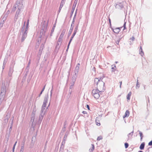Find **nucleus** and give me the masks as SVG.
<instances>
[{
    "mask_svg": "<svg viewBox=\"0 0 152 152\" xmlns=\"http://www.w3.org/2000/svg\"><path fill=\"white\" fill-rule=\"evenodd\" d=\"M86 107H87V108H88V109L89 110H90V107H89V105L88 104H87L86 105Z\"/></svg>",
    "mask_w": 152,
    "mask_h": 152,
    "instance_id": "58",
    "label": "nucleus"
},
{
    "mask_svg": "<svg viewBox=\"0 0 152 152\" xmlns=\"http://www.w3.org/2000/svg\"><path fill=\"white\" fill-rule=\"evenodd\" d=\"M15 64V61L14 60V59H13L11 61V64L10 66L9 70L8 75L10 77L12 76V73L14 71L13 68Z\"/></svg>",
    "mask_w": 152,
    "mask_h": 152,
    "instance_id": "5",
    "label": "nucleus"
},
{
    "mask_svg": "<svg viewBox=\"0 0 152 152\" xmlns=\"http://www.w3.org/2000/svg\"><path fill=\"white\" fill-rule=\"evenodd\" d=\"M45 86L43 87L42 88V91H44V90L45 88Z\"/></svg>",
    "mask_w": 152,
    "mask_h": 152,
    "instance_id": "60",
    "label": "nucleus"
},
{
    "mask_svg": "<svg viewBox=\"0 0 152 152\" xmlns=\"http://www.w3.org/2000/svg\"><path fill=\"white\" fill-rule=\"evenodd\" d=\"M122 27L116 28H115L113 30H112L113 32L117 34H118L121 31V28H122Z\"/></svg>",
    "mask_w": 152,
    "mask_h": 152,
    "instance_id": "15",
    "label": "nucleus"
},
{
    "mask_svg": "<svg viewBox=\"0 0 152 152\" xmlns=\"http://www.w3.org/2000/svg\"><path fill=\"white\" fill-rule=\"evenodd\" d=\"M95 121H96V125H97V126H99L100 125V122H99V120L96 119Z\"/></svg>",
    "mask_w": 152,
    "mask_h": 152,
    "instance_id": "34",
    "label": "nucleus"
},
{
    "mask_svg": "<svg viewBox=\"0 0 152 152\" xmlns=\"http://www.w3.org/2000/svg\"><path fill=\"white\" fill-rule=\"evenodd\" d=\"M25 142V139H23V142L22 143L21 146H23V147L24 148Z\"/></svg>",
    "mask_w": 152,
    "mask_h": 152,
    "instance_id": "35",
    "label": "nucleus"
},
{
    "mask_svg": "<svg viewBox=\"0 0 152 152\" xmlns=\"http://www.w3.org/2000/svg\"><path fill=\"white\" fill-rule=\"evenodd\" d=\"M74 25H71L70 27V29L69 31L68 35V37H69L70 35H71L72 33L73 30V28H74Z\"/></svg>",
    "mask_w": 152,
    "mask_h": 152,
    "instance_id": "17",
    "label": "nucleus"
},
{
    "mask_svg": "<svg viewBox=\"0 0 152 152\" xmlns=\"http://www.w3.org/2000/svg\"><path fill=\"white\" fill-rule=\"evenodd\" d=\"M53 86L52 90L50 91V96H51L52 95V90H53Z\"/></svg>",
    "mask_w": 152,
    "mask_h": 152,
    "instance_id": "59",
    "label": "nucleus"
},
{
    "mask_svg": "<svg viewBox=\"0 0 152 152\" xmlns=\"http://www.w3.org/2000/svg\"><path fill=\"white\" fill-rule=\"evenodd\" d=\"M76 12H75V13L74 15L73 20H75V19L76 17Z\"/></svg>",
    "mask_w": 152,
    "mask_h": 152,
    "instance_id": "46",
    "label": "nucleus"
},
{
    "mask_svg": "<svg viewBox=\"0 0 152 152\" xmlns=\"http://www.w3.org/2000/svg\"><path fill=\"white\" fill-rule=\"evenodd\" d=\"M138 87V88L140 87V84L138 82V80H137V82L136 86V88H137V87Z\"/></svg>",
    "mask_w": 152,
    "mask_h": 152,
    "instance_id": "37",
    "label": "nucleus"
},
{
    "mask_svg": "<svg viewBox=\"0 0 152 152\" xmlns=\"http://www.w3.org/2000/svg\"><path fill=\"white\" fill-rule=\"evenodd\" d=\"M66 130V127H64L62 129V130L64 132Z\"/></svg>",
    "mask_w": 152,
    "mask_h": 152,
    "instance_id": "61",
    "label": "nucleus"
},
{
    "mask_svg": "<svg viewBox=\"0 0 152 152\" xmlns=\"http://www.w3.org/2000/svg\"><path fill=\"white\" fill-rule=\"evenodd\" d=\"M116 8L122 10L124 7L123 2L118 3L115 5Z\"/></svg>",
    "mask_w": 152,
    "mask_h": 152,
    "instance_id": "10",
    "label": "nucleus"
},
{
    "mask_svg": "<svg viewBox=\"0 0 152 152\" xmlns=\"http://www.w3.org/2000/svg\"><path fill=\"white\" fill-rule=\"evenodd\" d=\"M25 23L26 21H25L24 24L22 26L21 28L20 31L18 35V36L19 37H20L21 36V41L22 42H23L25 40V39L26 38L23 37V35L24 34V31L25 30Z\"/></svg>",
    "mask_w": 152,
    "mask_h": 152,
    "instance_id": "4",
    "label": "nucleus"
},
{
    "mask_svg": "<svg viewBox=\"0 0 152 152\" xmlns=\"http://www.w3.org/2000/svg\"><path fill=\"white\" fill-rule=\"evenodd\" d=\"M65 30H63L62 32L58 41V42H61L62 41V38L65 34Z\"/></svg>",
    "mask_w": 152,
    "mask_h": 152,
    "instance_id": "13",
    "label": "nucleus"
},
{
    "mask_svg": "<svg viewBox=\"0 0 152 152\" xmlns=\"http://www.w3.org/2000/svg\"><path fill=\"white\" fill-rule=\"evenodd\" d=\"M48 99V96H45L44 98L43 104L42 107L45 108L46 107V104L47 103Z\"/></svg>",
    "mask_w": 152,
    "mask_h": 152,
    "instance_id": "12",
    "label": "nucleus"
},
{
    "mask_svg": "<svg viewBox=\"0 0 152 152\" xmlns=\"http://www.w3.org/2000/svg\"><path fill=\"white\" fill-rule=\"evenodd\" d=\"M71 42H69L68 43V46H67V49L66 50V51H68V49L69 48V45H70V44Z\"/></svg>",
    "mask_w": 152,
    "mask_h": 152,
    "instance_id": "42",
    "label": "nucleus"
},
{
    "mask_svg": "<svg viewBox=\"0 0 152 152\" xmlns=\"http://www.w3.org/2000/svg\"><path fill=\"white\" fill-rule=\"evenodd\" d=\"M138 132H139V134L140 137V141H141L143 137L142 133L141 132L139 131H138Z\"/></svg>",
    "mask_w": 152,
    "mask_h": 152,
    "instance_id": "28",
    "label": "nucleus"
},
{
    "mask_svg": "<svg viewBox=\"0 0 152 152\" xmlns=\"http://www.w3.org/2000/svg\"><path fill=\"white\" fill-rule=\"evenodd\" d=\"M78 24L77 25V26H76V27H75V28L74 29V32H73L72 35V37H71L70 40L69 41V42H71V41H72V40L73 38H74V37L76 34L77 31L78 30Z\"/></svg>",
    "mask_w": 152,
    "mask_h": 152,
    "instance_id": "9",
    "label": "nucleus"
},
{
    "mask_svg": "<svg viewBox=\"0 0 152 152\" xmlns=\"http://www.w3.org/2000/svg\"><path fill=\"white\" fill-rule=\"evenodd\" d=\"M92 148H90L89 150V152H92L94 149V144H92Z\"/></svg>",
    "mask_w": 152,
    "mask_h": 152,
    "instance_id": "22",
    "label": "nucleus"
},
{
    "mask_svg": "<svg viewBox=\"0 0 152 152\" xmlns=\"http://www.w3.org/2000/svg\"><path fill=\"white\" fill-rule=\"evenodd\" d=\"M148 145L149 146L152 145V140L150 141L148 143Z\"/></svg>",
    "mask_w": 152,
    "mask_h": 152,
    "instance_id": "45",
    "label": "nucleus"
},
{
    "mask_svg": "<svg viewBox=\"0 0 152 152\" xmlns=\"http://www.w3.org/2000/svg\"><path fill=\"white\" fill-rule=\"evenodd\" d=\"M6 18H5L3 17V18L1 20V22H3V23H4V21L6 20Z\"/></svg>",
    "mask_w": 152,
    "mask_h": 152,
    "instance_id": "44",
    "label": "nucleus"
},
{
    "mask_svg": "<svg viewBox=\"0 0 152 152\" xmlns=\"http://www.w3.org/2000/svg\"><path fill=\"white\" fill-rule=\"evenodd\" d=\"M134 133V131L133 130L132 132L129 133L128 135V140H129V138L130 137V136L132 137L133 135V134Z\"/></svg>",
    "mask_w": 152,
    "mask_h": 152,
    "instance_id": "27",
    "label": "nucleus"
},
{
    "mask_svg": "<svg viewBox=\"0 0 152 152\" xmlns=\"http://www.w3.org/2000/svg\"><path fill=\"white\" fill-rule=\"evenodd\" d=\"M139 51H140V55L141 56H142L144 55V53L142 51V47L141 46L140 47Z\"/></svg>",
    "mask_w": 152,
    "mask_h": 152,
    "instance_id": "21",
    "label": "nucleus"
},
{
    "mask_svg": "<svg viewBox=\"0 0 152 152\" xmlns=\"http://www.w3.org/2000/svg\"><path fill=\"white\" fill-rule=\"evenodd\" d=\"M68 134V132H66L64 135V137L63 140L64 141L66 139L67 137V136Z\"/></svg>",
    "mask_w": 152,
    "mask_h": 152,
    "instance_id": "30",
    "label": "nucleus"
},
{
    "mask_svg": "<svg viewBox=\"0 0 152 152\" xmlns=\"http://www.w3.org/2000/svg\"><path fill=\"white\" fill-rule=\"evenodd\" d=\"M35 117V114H34L32 116L31 118V121L32 122V125L33 124V122L34 121V120Z\"/></svg>",
    "mask_w": 152,
    "mask_h": 152,
    "instance_id": "26",
    "label": "nucleus"
},
{
    "mask_svg": "<svg viewBox=\"0 0 152 152\" xmlns=\"http://www.w3.org/2000/svg\"><path fill=\"white\" fill-rule=\"evenodd\" d=\"M110 28H111L112 30H113V28L112 27L111 23L110 24Z\"/></svg>",
    "mask_w": 152,
    "mask_h": 152,
    "instance_id": "54",
    "label": "nucleus"
},
{
    "mask_svg": "<svg viewBox=\"0 0 152 152\" xmlns=\"http://www.w3.org/2000/svg\"><path fill=\"white\" fill-rule=\"evenodd\" d=\"M58 146H56V148H55V151H56V150H58Z\"/></svg>",
    "mask_w": 152,
    "mask_h": 152,
    "instance_id": "64",
    "label": "nucleus"
},
{
    "mask_svg": "<svg viewBox=\"0 0 152 152\" xmlns=\"http://www.w3.org/2000/svg\"><path fill=\"white\" fill-rule=\"evenodd\" d=\"M44 115L42 113L40 115L39 118V121H42L43 118V116Z\"/></svg>",
    "mask_w": 152,
    "mask_h": 152,
    "instance_id": "32",
    "label": "nucleus"
},
{
    "mask_svg": "<svg viewBox=\"0 0 152 152\" xmlns=\"http://www.w3.org/2000/svg\"><path fill=\"white\" fill-rule=\"evenodd\" d=\"M124 145L125 148H127L129 146V144L127 142H126L125 143Z\"/></svg>",
    "mask_w": 152,
    "mask_h": 152,
    "instance_id": "36",
    "label": "nucleus"
},
{
    "mask_svg": "<svg viewBox=\"0 0 152 152\" xmlns=\"http://www.w3.org/2000/svg\"><path fill=\"white\" fill-rule=\"evenodd\" d=\"M129 111L128 110H127L125 113V115L124 116H123V118H124L126 117H129Z\"/></svg>",
    "mask_w": 152,
    "mask_h": 152,
    "instance_id": "19",
    "label": "nucleus"
},
{
    "mask_svg": "<svg viewBox=\"0 0 152 152\" xmlns=\"http://www.w3.org/2000/svg\"><path fill=\"white\" fill-rule=\"evenodd\" d=\"M31 59H30L29 60V61H28V65H30V63H31Z\"/></svg>",
    "mask_w": 152,
    "mask_h": 152,
    "instance_id": "53",
    "label": "nucleus"
},
{
    "mask_svg": "<svg viewBox=\"0 0 152 152\" xmlns=\"http://www.w3.org/2000/svg\"><path fill=\"white\" fill-rule=\"evenodd\" d=\"M126 22H124V24L123 25L124 29L123 30H124L126 29Z\"/></svg>",
    "mask_w": 152,
    "mask_h": 152,
    "instance_id": "41",
    "label": "nucleus"
},
{
    "mask_svg": "<svg viewBox=\"0 0 152 152\" xmlns=\"http://www.w3.org/2000/svg\"><path fill=\"white\" fill-rule=\"evenodd\" d=\"M3 23H4L3 22H2L1 21V23H0V27H1L3 26Z\"/></svg>",
    "mask_w": 152,
    "mask_h": 152,
    "instance_id": "47",
    "label": "nucleus"
},
{
    "mask_svg": "<svg viewBox=\"0 0 152 152\" xmlns=\"http://www.w3.org/2000/svg\"><path fill=\"white\" fill-rule=\"evenodd\" d=\"M102 139V137L101 136H99L98 137L97 139V141H99L100 140Z\"/></svg>",
    "mask_w": 152,
    "mask_h": 152,
    "instance_id": "39",
    "label": "nucleus"
},
{
    "mask_svg": "<svg viewBox=\"0 0 152 152\" xmlns=\"http://www.w3.org/2000/svg\"><path fill=\"white\" fill-rule=\"evenodd\" d=\"M80 66V64H79V63L78 64H77V65H76L74 70L78 72L79 70Z\"/></svg>",
    "mask_w": 152,
    "mask_h": 152,
    "instance_id": "24",
    "label": "nucleus"
},
{
    "mask_svg": "<svg viewBox=\"0 0 152 152\" xmlns=\"http://www.w3.org/2000/svg\"><path fill=\"white\" fill-rule=\"evenodd\" d=\"M55 25H54L53 26V28L51 30V33H53V32H54V29L55 28Z\"/></svg>",
    "mask_w": 152,
    "mask_h": 152,
    "instance_id": "38",
    "label": "nucleus"
},
{
    "mask_svg": "<svg viewBox=\"0 0 152 152\" xmlns=\"http://www.w3.org/2000/svg\"><path fill=\"white\" fill-rule=\"evenodd\" d=\"M102 79L100 77L99 79L95 78L94 80V84L96 85V88L101 92H103L105 89L104 83L102 81Z\"/></svg>",
    "mask_w": 152,
    "mask_h": 152,
    "instance_id": "1",
    "label": "nucleus"
},
{
    "mask_svg": "<svg viewBox=\"0 0 152 152\" xmlns=\"http://www.w3.org/2000/svg\"><path fill=\"white\" fill-rule=\"evenodd\" d=\"M45 108L42 107L41 110V113H42L43 115L44 114L45 112Z\"/></svg>",
    "mask_w": 152,
    "mask_h": 152,
    "instance_id": "29",
    "label": "nucleus"
},
{
    "mask_svg": "<svg viewBox=\"0 0 152 152\" xmlns=\"http://www.w3.org/2000/svg\"><path fill=\"white\" fill-rule=\"evenodd\" d=\"M22 12L21 11H20L18 9H17V11L16 12V14L15 15V21H16V20L18 18V15H20L21 12Z\"/></svg>",
    "mask_w": 152,
    "mask_h": 152,
    "instance_id": "14",
    "label": "nucleus"
},
{
    "mask_svg": "<svg viewBox=\"0 0 152 152\" xmlns=\"http://www.w3.org/2000/svg\"><path fill=\"white\" fill-rule=\"evenodd\" d=\"M135 38L134 37H132L131 38H130V39L132 40V41H134V40Z\"/></svg>",
    "mask_w": 152,
    "mask_h": 152,
    "instance_id": "51",
    "label": "nucleus"
},
{
    "mask_svg": "<svg viewBox=\"0 0 152 152\" xmlns=\"http://www.w3.org/2000/svg\"><path fill=\"white\" fill-rule=\"evenodd\" d=\"M7 16H8L7 14H6L4 15V16L3 17V18L6 19Z\"/></svg>",
    "mask_w": 152,
    "mask_h": 152,
    "instance_id": "50",
    "label": "nucleus"
},
{
    "mask_svg": "<svg viewBox=\"0 0 152 152\" xmlns=\"http://www.w3.org/2000/svg\"><path fill=\"white\" fill-rule=\"evenodd\" d=\"M78 0H75L71 10L70 17H71L75 10V8L77 4Z\"/></svg>",
    "mask_w": 152,
    "mask_h": 152,
    "instance_id": "11",
    "label": "nucleus"
},
{
    "mask_svg": "<svg viewBox=\"0 0 152 152\" xmlns=\"http://www.w3.org/2000/svg\"><path fill=\"white\" fill-rule=\"evenodd\" d=\"M6 91V87L4 84H3V83H2L0 92V105L4 99Z\"/></svg>",
    "mask_w": 152,
    "mask_h": 152,
    "instance_id": "3",
    "label": "nucleus"
},
{
    "mask_svg": "<svg viewBox=\"0 0 152 152\" xmlns=\"http://www.w3.org/2000/svg\"><path fill=\"white\" fill-rule=\"evenodd\" d=\"M8 119H9V118H8V117H7L4 120L5 121V122H7L8 121Z\"/></svg>",
    "mask_w": 152,
    "mask_h": 152,
    "instance_id": "49",
    "label": "nucleus"
},
{
    "mask_svg": "<svg viewBox=\"0 0 152 152\" xmlns=\"http://www.w3.org/2000/svg\"><path fill=\"white\" fill-rule=\"evenodd\" d=\"M6 62H7V61L5 59H4V61L3 65V66H2V69H4V68L5 67V65L6 64Z\"/></svg>",
    "mask_w": 152,
    "mask_h": 152,
    "instance_id": "31",
    "label": "nucleus"
},
{
    "mask_svg": "<svg viewBox=\"0 0 152 152\" xmlns=\"http://www.w3.org/2000/svg\"><path fill=\"white\" fill-rule=\"evenodd\" d=\"M15 147L13 146V148H12V152H14Z\"/></svg>",
    "mask_w": 152,
    "mask_h": 152,
    "instance_id": "62",
    "label": "nucleus"
},
{
    "mask_svg": "<svg viewBox=\"0 0 152 152\" xmlns=\"http://www.w3.org/2000/svg\"><path fill=\"white\" fill-rule=\"evenodd\" d=\"M64 148V145H62V146H61L60 148L59 151H61L63 152Z\"/></svg>",
    "mask_w": 152,
    "mask_h": 152,
    "instance_id": "33",
    "label": "nucleus"
},
{
    "mask_svg": "<svg viewBox=\"0 0 152 152\" xmlns=\"http://www.w3.org/2000/svg\"><path fill=\"white\" fill-rule=\"evenodd\" d=\"M48 23V22H46L45 21H44L43 23L40 31V34H42V35H45V34L47 30Z\"/></svg>",
    "mask_w": 152,
    "mask_h": 152,
    "instance_id": "7",
    "label": "nucleus"
},
{
    "mask_svg": "<svg viewBox=\"0 0 152 152\" xmlns=\"http://www.w3.org/2000/svg\"><path fill=\"white\" fill-rule=\"evenodd\" d=\"M119 42H120V40H118L116 42V44H117V45H118L119 44Z\"/></svg>",
    "mask_w": 152,
    "mask_h": 152,
    "instance_id": "56",
    "label": "nucleus"
},
{
    "mask_svg": "<svg viewBox=\"0 0 152 152\" xmlns=\"http://www.w3.org/2000/svg\"><path fill=\"white\" fill-rule=\"evenodd\" d=\"M64 3H65L64 1H63V0H61V2L58 11L59 13L60 12L62 8L63 7V5L64 4Z\"/></svg>",
    "mask_w": 152,
    "mask_h": 152,
    "instance_id": "18",
    "label": "nucleus"
},
{
    "mask_svg": "<svg viewBox=\"0 0 152 152\" xmlns=\"http://www.w3.org/2000/svg\"><path fill=\"white\" fill-rule=\"evenodd\" d=\"M75 73V76H74V78L73 77V80H72V85L70 86V88H71V87L72 86H73L74 85V84L75 83V79L76 78V77L77 76V75H78V73Z\"/></svg>",
    "mask_w": 152,
    "mask_h": 152,
    "instance_id": "16",
    "label": "nucleus"
},
{
    "mask_svg": "<svg viewBox=\"0 0 152 152\" xmlns=\"http://www.w3.org/2000/svg\"><path fill=\"white\" fill-rule=\"evenodd\" d=\"M75 20H72V23L71 25H74L73 24H74V23H75Z\"/></svg>",
    "mask_w": 152,
    "mask_h": 152,
    "instance_id": "55",
    "label": "nucleus"
},
{
    "mask_svg": "<svg viewBox=\"0 0 152 152\" xmlns=\"http://www.w3.org/2000/svg\"><path fill=\"white\" fill-rule=\"evenodd\" d=\"M102 92H100L98 89H94L92 91V94L94 98L96 99H98Z\"/></svg>",
    "mask_w": 152,
    "mask_h": 152,
    "instance_id": "6",
    "label": "nucleus"
},
{
    "mask_svg": "<svg viewBox=\"0 0 152 152\" xmlns=\"http://www.w3.org/2000/svg\"><path fill=\"white\" fill-rule=\"evenodd\" d=\"M24 8L23 5L21 0H17L16 3L15 4L12 10V11L14 12L16 9L22 12Z\"/></svg>",
    "mask_w": 152,
    "mask_h": 152,
    "instance_id": "2",
    "label": "nucleus"
},
{
    "mask_svg": "<svg viewBox=\"0 0 152 152\" xmlns=\"http://www.w3.org/2000/svg\"><path fill=\"white\" fill-rule=\"evenodd\" d=\"M15 147L13 146V148H12V152H14Z\"/></svg>",
    "mask_w": 152,
    "mask_h": 152,
    "instance_id": "63",
    "label": "nucleus"
},
{
    "mask_svg": "<svg viewBox=\"0 0 152 152\" xmlns=\"http://www.w3.org/2000/svg\"><path fill=\"white\" fill-rule=\"evenodd\" d=\"M29 23V20H28L26 23V26L25 27V30L24 33L23 35V38H26L27 36V33L28 32V25Z\"/></svg>",
    "mask_w": 152,
    "mask_h": 152,
    "instance_id": "8",
    "label": "nucleus"
},
{
    "mask_svg": "<svg viewBox=\"0 0 152 152\" xmlns=\"http://www.w3.org/2000/svg\"><path fill=\"white\" fill-rule=\"evenodd\" d=\"M132 94L131 92H130L128 94H127L126 96L127 99L128 100H129L130 99V96H131Z\"/></svg>",
    "mask_w": 152,
    "mask_h": 152,
    "instance_id": "23",
    "label": "nucleus"
},
{
    "mask_svg": "<svg viewBox=\"0 0 152 152\" xmlns=\"http://www.w3.org/2000/svg\"><path fill=\"white\" fill-rule=\"evenodd\" d=\"M36 135L32 137L31 140V143H33L34 142H35L36 140Z\"/></svg>",
    "mask_w": 152,
    "mask_h": 152,
    "instance_id": "25",
    "label": "nucleus"
},
{
    "mask_svg": "<svg viewBox=\"0 0 152 152\" xmlns=\"http://www.w3.org/2000/svg\"><path fill=\"white\" fill-rule=\"evenodd\" d=\"M145 145V143L144 142H142L140 145V149L141 150L144 149Z\"/></svg>",
    "mask_w": 152,
    "mask_h": 152,
    "instance_id": "20",
    "label": "nucleus"
},
{
    "mask_svg": "<svg viewBox=\"0 0 152 152\" xmlns=\"http://www.w3.org/2000/svg\"><path fill=\"white\" fill-rule=\"evenodd\" d=\"M12 127L10 126V128H9V129L8 130L9 133L10 134V132L11 131L12 129Z\"/></svg>",
    "mask_w": 152,
    "mask_h": 152,
    "instance_id": "43",
    "label": "nucleus"
},
{
    "mask_svg": "<svg viewBox=\"0 0 152 152\" xmlns=\"http://www.w3.org/2000/svg\"><path fill=\"white\" fill-rule=\"evenodd\" d=\"M24 148L23 146H21L20 152H23L24 150Z\"/></svg>",
    "mask_w": 152,
    "mask_h": 152,
    "instance_id": "40",
    "label": "nucleus"
},
{
    "mask_svg": "<svg viewBox=\"0 0 152 152\" xmlns=\"http://www.w3.org/2000/svg\"><path fill=\"white\" fill-rule=\"evenodd\" d=\"M64 140H63L61 143V146H62V145L64 146V144L65 143V142L64 141Z\"/></svg>",
    "mask_w": 152,
    "mask_h": 152,
    "instance_id": "52",
    "label": "nucleus"
},
{
    "mask_svg": "<svg viewBox=\"0 0 152 152\" xmlns=\"http://www.w3.org/2000/svg\"><path fill=\"white\" fill-rule=\"evenodd\" d=\"M13 124V121H12L11 123H10V126L12 127Z\"/></svg>",
    "mask_w": 152,
    "mask_h": 152,
    "instance_id": "57",
    "label": "nucleus"
},
{
    "mask_svg": "<svg viewBox=\"0 0 152 152\" xmlns=\"http://www.w3.org/2000/svg\"><path fill=\"white\" fill-rule=\"evenodd\" d=\"M44 47V45L43 44H42L41 45V49L42 50L43 49V47ZM41 50V49H40V50H39L40 51Z\"/></svg>",
    "mask_w": 152,
    "mask_h": 152,
    "instance_id": "48",
    "label": "nucleus"
}]
</instances>
